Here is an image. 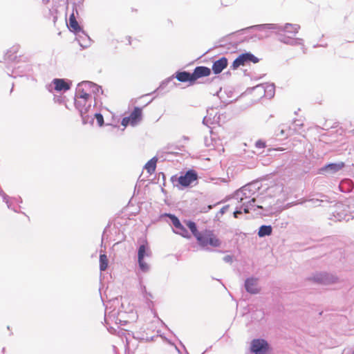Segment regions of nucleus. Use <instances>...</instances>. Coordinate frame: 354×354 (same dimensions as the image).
Wrapping results in <instances>:
<instances>
[{"label": "nucleus", "instance_id": "obj_1", "mask_svg": "<svg viewBox=\"0 0 354 354\" xmlns=\"http://www.w3.org/2000/svg\"><path fill=\"white\" fill-rule=\"evenodd\" d=\"M185 224L190 230L193 236L196 238L197 243L202 248L212 247L218 248L221 244V240L212 230H205L202 232L198 230L196 224L192 221H185Z\"/></svg>", "mask_w": 354, "mask_h": 354}, {"label": "nucleus", "instance_id": "obj_2", "mask_svg": "<svg viewBox=\"0 0 354 354\" xmlns=\"http://www.w3.org/2000/svg\"><path fill=\"white\" fill-rule=\"evenodd\" d=\"M259 187L255 183L248 184L236 192V198L241 203L240 209L245 213L249 212V209L254 207L256 198L259 195Z\"/></svg>", "mask_w": 354, "mask_h": 354}, {"label": "nucleus", "instance_id": "obj_3", "mask_svg": "<svg viewBox=\"0 0 354 354\" xmlns=\"http://www.w3.org/2000/svg\"><path fill=\"white\" fill-rule=\"evenodd\" d=\"M142 109L140 107H135L129 116L122 118L121 124L124 127L128 125L136 126L142 120Z\"/></svg>", "mask_w": 354, "mask_h": 354}, {"label": "nucleus", "instance_id": "obj_4", "mask_svg": "<svg viewBox=\"0 0 354 354\" xmlns=\"http://www.w3.org/2000/svg\"><path fill=\"white\" fill-rule=\"evenodd\" d=\"M165 216L170 218L173 225L175 227L174 232L177 234L182 236L185 239H191V234L185 227L180 223V220L174 214H165Z\"/></svg>", "mask_w": 354, "mask_h": 354}, {"label": "nucleus", "instance_id": "obj_5", "mask_svg": "<svg viewBox=\"0 0 354 354\" xmlns=\"http://www.w3.org/2000/svg\"><path fill=\"white\" fill-rule=\"evenodd\" d=\"M151 255V252L147 245H141L139 247L138 252V261L140 268L142 271H147L149 270V265L144 261V257Z\"/></svg>", "mask_w": 354, "mask_h": 354}, {"label": "nucleus", "instance_id": "obj_6", "mask_svg": "<svg viewBox=\"0 0 354 354\" xmlns=\"http://www.w3.org/2000/svg\"><path fill=\"white\" fill-rule=\"evenodd\" d=\"M250 349L254 354H265L268 350V344L264 339H253Z\"/></svg>", "mask_w": 354, "mask_h": 354}, {"label": "nucleus", "instance_id": "obj_7", "mask_svg": "<svg viewBox=\"0 0 354 354\" xmlns=\"http://www.w3.org/2000/svg\"><path fill=\"white\" fill-rule=\"evenodd\" d=\"M198 178L197 173L193 170L190 169L187 171L185 175L180 176L178 178V183L183 186L187 187L190 185L193 182L196 181Z\"/></svg>", "mask_w": 354, "mask_h": 354}, {"label": "nucleus", "instance_id": "obj_8", "mask_svg": "<svg viewBox=\"0 0 354 354\" xmlns=\"http://www.w3.org/2000/svg\"><path fill=\"white\" fill-rule=\"evenodd\" d=\"M75 105L83 117V115L86 113L91 106V100L75 98Z\"/></svg>", "mask_w": 354, "mask_h": 354}, {"label": "nucleus", "instance_id": "obj_9", "mask_svg": "<svg viewBox=\"0 0 354 354\" xmlns=\"http://www.w3.org/2000/svg\"><path fill=\"white\" fill-rule=\"evenodd\" d=\"M78 16V11L76 9H73L72 13L71 14L68 19V27L71 31L78 32L81 30V27L80 26L77 21V17Z\"/></svg>", "mask_w": 354, "mask_h": 354}, {"label": "nucleus", "instance_id": "obj_10", "mask_svg": "<svg viewBox=\"0 0 354 354\" xmlns=\"http://www.w3.org/2000/svg\"><path fill=\"white\" fill-rule=\"evenodd\" d=\"M210 74V68L206 66H197L192 73V81L195 82L198 79L203 77H207Z\"/></svg>", "mask_w": 354, "mask_h": 354}, {"label": "nucleus", "instance_id": "obj_11", "mask_svg": "<svg viewBox=\"0 0 354 354\" xmlns=\"http://www.w3.org/2000/svg\"><path fill=\"white\" fill-rule=\"evenodd\" d=\"M254 59L256 57L249 53L242 54L239 55L234 62L232 64V66L234 68H236L239 67L240 66H243L245 63L248 61H254Z\"/></svg>", "mask_w": 354, "mask_h": 354}, {"label": "nucleus", "instance_id": "obj_12", "mask_svg": "<svg viewBox=\"0 0 354 354\" xmlns=\"http://www.w3.org/2000/svg\"><path fill=\"white\" fill-rule=\"evenodd\" d=\"M227 66V59L225 57L215 61L212 65V71L214 74L220 73Z\"/></svg>", "mask_w": 354, "mask_h": 354}, {"label": "nucleus", "instance_id": "obj_13", "mask_svg": "<svg viewBox=\"0 0 354 354\" xmlns=\"http://www.w3.org/2000/svg\"><path fill=\"white\" fill-rule=\"evenodd\" d=\"M132 44V38L129 35H122L116 39V48H124Z\"/></svg>", "mask_w": 354, "mask_h": 354}, {"label": "nucleus", "instance_id": "obj_14", "mask_svg": "<svg viewBox=\"0 0 354 354\" xmlns=\"http://www.w3.org/2000/svg\"><path fill=\"white\" fill-rule=\"evenodd\" d=\"M299 25L292 24H286L283 28L284 35H288L289 37L295 36L299 32Z\"/></svg>", "mask_w": 354, "mask_h": 354}, {"label": "nucleus", "instance_id": "obj_15", "mask_svg": "<svg viewBox=\"0 0 354 354\" xmlns=\"http://www.w3.org/2000/svg\"><path fill=\"white\" fill-rule=\"evenodd\" d=\"M53 83L55 85V89L57 91H66L70 88V85L63 79H55L53 81Z\"/></svg>", "mask_w": 354, "mask_h": 354}, {"label": "nucleus", "instance_id": "obj_16", "mask_svg": "<svg viewBox=\"0 0 354 354\" xmlns=\"http://www.w3.org/2000/svg\"><path fill=\"white\" fill-rule=\"evenodd\" d=\"M176 78L181 82H189L190 84L194 83L192 81V73L186 71L176 73Z\"/></svg>", "mask_w": 354, "mask_h": 354}, {"label": "nucleus", "instance_id": "obj_17", "mask_svg": "<svg viewBox=\"0 0 354 354\" xmlns=\"http://www.w3.org/2000/svg\"><path fill=\"white\" fill-rule=\"evenodd\" d=\"M245 288L248 292L255 294L259 292L257 288V282L254 279H248L245 283Z\"/></svg>", "mask_w": 354, "mask_h": 354}, {"label": "nucleus", "instance_id": "obj_18", "mask_svg": "<svg viewBox=\"0 0 354 354\" xmlns=\"http://www.w3.org/2000/svg\"><path fill=\"white\" fill-rule=\"evenodd\" d=\"M344 167V163L343 162H340L338 163H330L326 165L322 170H330L333 172H336L340 169H342Z\"/></svg>", "mask_w": 354, "mask_h": 354}, {"label": "nucleus", "instance_id": "obj_19", "mask_svg": "<svg viewBox=\"0 0 354 354\" xmlns=\"http://www.w3.org/2000/svg\"><path fill=\"white\" fill-rule=\"evenodd\" d=\"M157 158H153L149 160L145 165V169L147 171V172L150 174H153L156 168V162Z\"/></svg>", "mask_w": 354, "mask_h": 354}, {"label": "nucleus", "instance_id": "obj_20", "mask_svg": "<svg viewBox=\"0 0 354 354\" xmlns=\"http://www.w3.org/2000/svg\"><path fill=\"white\" fill-rule=\"evenodd\" d=\"M272 229L270 225H262L260 227V228L259 230L258 235L260 237H263L265 236H269L272 234Z\"/></svg>", "mask_w": 354, "mask_h": 354}, {"label": "nucleus", "instance_id": "obj_21", "mask_svg": "<svg viewBox=\"0 0 354 354\" xmlns=\"http://www.w3.org/2000/svg\"><path fill=\"white\" fill-rule=\"evenodd\" d=\"M75 98L91 100V95L86 92L84 88H79L77 91Z\"/></svg>", "mask_w": 354, "mask_h": 354}, {"label": "nucleus", "instance_id": "obj_22", "mask_svg": "<svg viewBox=\"0 0 354 354\" xmlns=\"http://www.w3.org/2000/svg\"><path fill=\"white\" fill-rule=\"evenodd\" d=\"M108 258L106 254L100 255V269L101 271H104L108 267Z\"/></svg>", "mask_w": 354, "mask_h": 354}, {"label": "nucleus", "instance_id": "obj_23", "mask_svg": "<svg viewBox=\"0 0 354 354\" xmlns=\"http://www.w3.org/2000/svg\"><path fill=\"white\" fill-rule=\"evenodd\" d=\"M255 147L259 149H263L266 147V142L262 140H259L256 142Z\"/></svg>", "mask_w": 354, "mask_h": 354}, {"label": "nucleus", "instance_id": "obj_24", "mask_svg": "<svg viewBox=\"0 0 354 354\" xmlns=\"http://www.w3.org/2000/svg\"><path fill=\"white\" fill-rule=\"evenodd\" d=\"M95 118L97 120L98 124L100 126H102L104 124V118H103L102 115L100 113H96Z\"/></svg>", "mask_w": 354, "mask_h": 354}, {"label": "nucleus", "instance_id": "obj_25", "mask_svg": "<svg viewBox=\"0 0 354 354\" xmlns=\"http://www.w3.org/2000/svg\"><path fill=\"white\" fill-rule=\"evenodd\" d=\"M241 214H242L241 210H236L234 212V216L235 218H238L239 215Z\"/></svg>", "mask_w": 354, "mask_h": 354}, {"label": "nucleus", "instance_id": "obj_26", "mask_svg": "<svg viewBox=\"0 0 354 354\" xmlns=\"http://www.w3.org/2000/svg\"><path fill=\"white\" fill-rule=\"evenodd\" d=\"M225 260L226 261H231V257H230V256H226V257H225Z\"/></svg>", "mask_w": 354, "mask_h": 354}, {"label": "nucleus", "instance_id": "obj_27", "mask_svg": "<svg viewBox=\"0 0 354 354\" xmlns=\"http://www.w3.org/2000/svg\"><path fill=\"white\" fill-rule=\"evenodd\" d=\"M257 207L258 208H262V207H261V206H260V205H257Z\"/></svg>", "mask_w": 354, "mask_h": 354}, {"label": "nucleus", "instance_id": "obj_28", "mask_svg": "<svg viewBox=\"0 0 354 354\" xmlns=\"http://www.w3.org/2000/svg\"><path fill=\"white\" fill-rule=\"evenodd\" d=\"M315 280L316 281H320L319 279H315Z\"/></svg>", "mask_w": 354, "mask_h": 354}]
</instances>
